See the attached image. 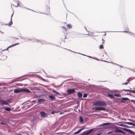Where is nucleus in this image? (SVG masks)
Instances as JSON below:
<instances>
[{
	"mask_svg": "<svg viewBox=\"0 0 135 135\" xmlns=\"http://www.w3.org/2000/svg\"><path fill=\"white\" fill-rule=\"evenodd\" d=\"M114 96L117 97H120V95L119 94H115L114 95Z\"/></svg>",
	"mask_w": 135,
	"mask_h": 135,
	"instance_id": "25",
	"label": "nucleus"
},
{
	"mask_svg": "<svg viewBox=\"0 0 135 135\" xmlns=\"http://www.w3.org/2000/svg\"><path fill=\"white\" fill-rule=\"evenodd\" d=\"M93 104L94 105L100 106H105L107 105V104L105 103L98 101L94 102Z\"/></svg>",
	"mask_w": 135,
	"mask_h": 135,
	"instance_id": "1",
	"label": "nucleus"
},
{
	"mask_svg": "<svg viewBox=\"0 0 135 135\" xmlns=\"http://www.w3.org/2000/svg\"><path fill=\"white\" fill-rule=\"evenodd\" d=\"M7 102H8H8L10 103V99H8L7 101Z\"/></svg>",
	"mask_w": 135,
	"mask_h": 135,
	"instance_id": "33",
	"label": "nucleus"
},
{
	"mask_svg": "<svg viewBox=\"0 0 135 135\" xmlns=\"http://www.w3.org/2000/svg\"><path fill=\"white\" fill-rule=\"evenodd\" d=\"M129 100V99L127 98H122V100Z\"/></svg>",
	"mask_w": 135,
	"mask_h": 135,
	"instance_id": "22",
	"label": "nucleus"
},
{
	"mask_svg": "<svg viewBox=\"0 0 135 135\" xmlns=\"http://www.w3.org/2000/svg\"><path fill=\"white\" fill-rule=\"evenodd\" d=\"M95 110H97L99 111L103 110H105V108L103 107H95Z\"/></svg>",
	"mask_w": 135,
	"mask_h": 135,
	"instance_id": "4",
	"label": "nucleus"
},
{
	"mask_svg": "<svg viewBox=\"0 0 135 135\" xmlns=\"http://www.w3.org/2000/svg\"><path fill=\"white\" fill-rule=\"evenodd\" d=\"M13 14H12V15L11 16V22H10V23H9V25H12V16H13Z\"/></svg>",
	"mask_w": 135,
	"mask_h": 135,
	"instance_id": "24",
	"label": "nucleus"
},
{
	"mask_svg": "<svg viewBox=\"0 0 135 135\" xmlns=\"http://www.w3.org/2000/svg\"><path fill=\"white\" fill-rule=\"evenodd\" d=\"M21 92H25L27 93H30V91L28 89H15L14 92L15 93H18Z\"/></svg>",
	"mask_w": 135,
	"mask_h": 135,
	"instance_id": "2",
	"label": "nucleus"
},
{
	"mask_svg": "<svg viewBox=\"0 0 135 135\" xmlns=\"http://www.w3.org/2000/svg\"><path fill=\"white\" fill-rule=\"evenodd\" d=\"M113 131H110V132H108V134H109L110 133H113Z\"/></svg>",
	"mask_w": 135,
	"mask_h": 135,
	"instance_id": "30",
	"label": "nucleus"
},
{
	"mask_svg": "<svg viewBox=\"0 0 135 135\" xmlns=\"http://www.w3.org/2000/svg\"><path fill=\"white\" fill-rule=\"evenodd\" d=\"M108 96H109V97L111 99H114L115 97L112 94H108Z\"/></svg>",
	"mask_w": 135,
	"mask_h": 135,
	"instance_id": "13",
	"label": "nucleus"
},
{
	"mask_svg": "<svg viewBox=\"0 0 135 135\" xmlns=\"http://www.w3.org/2000/svg\"><path fill=\"white\" fill-rule=\"evenodd\" d=\"M37 41H38V40L36 41V42H37Z\"/></svg>",
	"mask_w": 135,
	"mask_h": 135,
	"instance_id": "42",
	"label": "nucleus"
},
{
	"mask_svg": "<svg viewBox=\"0 0 135 135\" xmlns=\"http://www.w3.org/2000/svg\"><path fill=\"white\" fill-rule=\"evenodd\" d=\"M83 118L81 116L79 117V120L80 122H83Z\"/></svg>",
	"mask_w": 135,
	"mask_h": 135,
	"instance_id": "21",
	"label": "nucleus"
},
{
	"mask_svg": "<svg viewBox=\"0 0 135 135\" xmlns=\"http://www.w3.org/2000/svg\"><path fill=\"white\" fill-rule=\"evenodd\" d=\"M75 91V90L74 89H70L68 90L67 92L68 93L70 94L74 93Z\"/></svg>",
	"mask_w": 135,
	"mask_h": 135,
	"instance_id": "3",
	"label": "nucleus"
},
{
	"mask_svg": "<svg viewBox=\"0 0 135 135\" xmlns=\"http://www.w3.org/2000/svg\"><path fill=\"white\" fill-rule=\"evenodd\" d=\"M126 127H127V126H126Z\"/></svg>",
	"mask_w": 135,
	"mask_h": 135,
	"instance_id": "44",
	"label": "nucleus"
},
{
	"mask_svg": "<svg viewBox=\"0 0 135 135\" xmlns=\"http://www.w3.org/2000/svg\"><path fill=\"white\" fill-rule=\"evenodd\" d=\"M0 103L2 105H8V102L7 101H4L3 100H0Z\"/></svg>",
	"mask_w": 135,
	"mask_h": 135,
	"instance_id": "6",
	"label": "nucleus"
},
{
	"mask_svg": "<svg viewBox=\"0 0 135 135\" xmlns=\"http://www.w3.org/2000/svg\"><path fill=\"white\" fill-rule=\"evenodd\" d=\"M125 123L130 125H131L135 126V124L130 122H126Z\"/></svg>",
	"mask_w": 135,
	"mask_h": 135,
	"instance_id": "14",
	"label": "nucleus"
},
{
	"mask_svg": "<svg viewBox=\"0 0 135 135\" xmlns=\"http://www.w3.org/2000/svg\"><path fill=\"white\" fill-rule=\"evenodd\" d=\"M129 120H130V121H132L133 122H134V123H135V121H134V120H132L131 119H129Z\"/></svg>",
	"mask_w": 135,
	"mask_h": 135,
	"instance_id": "29",
	"label": "nucleus"
},
{
	"mask_svg": "<svg viewBox=\"0 0 135 135\" xmlns=\"http://www.w3.org/2000/svg\"><path fill=\"white\" fill-rule=\"evenodd\" d=\"M110 124V123H105L100 125L99 126L100 127H101L102 126H105L106 125H109Z\"/></svg>",
	"mask_w": 135,
	"mask_h": 135,
	"instance_id": "10",
	"label": "nucleus"
},
{
	"mask_svg": "<svg viewBox=\"0 0 135 135\" xmlns=\"http://www.w3.org/2000/svg\"><path fill=\"white\" fill-rule=\"evenodd\" d=\"M52 91L54 93H55L57 95H60L59 92H58L55 90H53Z\"/></svg>",
	"mask_w": 135,
	"mask_h": 135,
	"instance_id": "12",
	"label": "nucleus"
},
{
	"mask_svg": "<svg viewBox=\"0 0 135 135\" xmlns=\"http://www.w3.org/2000/svg\"><path fill=\"white\" fill-rule=\"evenodd\" d=\"M112 135H114V134H112Z\"/></svg>",
	"mask_w": 135,
	"mask_h": 135,
	"instance_id": "43",
	"label": "nucleus"
},
{
	"mask_svg": "<svg viewBox=\"0 0 135 135\" xmlns=\"http://www.w3.org/2000/svg\"><path fill=\"white\" fill-rule=\"evenodd\" d=\"M17 3H18V4H17V6H18V2Z\"/></svg>",
	"mask_w": 135,
	"mask_h": 135,
	"instance_id": "40",
	"label": "nucleus"
},
{
	"mask_svg": "<svg viewBox=\"0 0 135 135\" xmlns=\"http://www.w3.org/2000/svg\"><path fill=\"white\" fill-rule=\"evenodd\" d=\"M99 48L100 49H103L104 48V46L102 45H100V46Z\"/></svg>",
	"mask_w": 135,
	"mask_h": 135,
	"instance_id": "23",
	"label": "nucleus"
},
{
	"mask_svg": "<svg viewBox=\"0 0 135 135\" xmlns=\"http://www.w3.org/2000/svg\"><path fill=\"white\" fill-rule=\"evenodd\" d=\"M93 131V129H91L88 131H86L85 132V135H87L92 132Z\"/></svg>",
	"mask_w": 135,
	"mask_h": 135,
	"instance_id": "7",
	"label": "nucleus"
},
{
	"mask_svg": "<svg viewBox=\"0 0 135 135\" xmlns=\"http://www.w3.org/2000/svg\"><path fill=\"white\" fill-rule=\"evenodd\" d=\"M104 61V62H107V61Z\"/></svg>",
	"mask_w": 135,
	"mask_h": 135,
	"instance_id": "41",
	"label": "nucleus"
},
{
	"mask_svg": "<svg viewBox=\"0 0 135 135\" xmlns=\"http://www.w3.org/2000/svg\"><path fill=\"white\" fill-rule=\"evenodd\" d=\"M62 28L64 29L65 30H66V28L65 27L63 26V27H62Z\"/></svg>",
	"mask_w": 135,
	"mask_h": 135,
	"instance_id": "34",
	"label": "nucleus"
},
{
	"mask_svg": "<svg viewBox=\"0 0 135 135\" xmlns=\"http://www.w3.org/2000/svg\"><path fill=\"white\" fill-rule=\"evenodd\" d=\"M104 35H106V33L105 32H104Z\"/></svg>",
	"mask_w": 135,
	"mask_h": 135,
	"instance_id": "37",
	"label": "nucleus"
},
{
	"mask_svg": "<svg viewBox=\"0 0 135 135\" xmlns=\"http://www.w3.org/2000/svg\"><path fill=\"white\" fill-rule=\"evenodd\" d=\"M78 95L79 98H80L82 96V94L80 92H79L78 93Z\"/></svg>",
	"mask_w": 135,
	"mask_h": 135,
	"instance_id": "17",
	"label": "nucleus"
},
{
	"mask_svg": "<svg viewBox=\"0 0 135 135\" xmlns=\"http://www.w3.org/2000/svg\"><path fill=\"white\" fill-rule=\"evenodd\" d=\"M127 129V130H129V132H132V131H131V130H129L128 129Z\"/></svg>",
	"mask_w": 135,
	"mask_h": 135,
	"instance_id": "38",
	"label": "nucleus"
},
{
	"mask_svg": "<svg viewBox=\"0 0 135 135\" xmlns=\"http://www.w3.org/2000/svg\"><path fill=\"white\" fill-rule=\"evenodd\" d=\"M120 102H123V103H125L124 101L123 100H121L120 101Z\"/></svg>",
	"mask_w": 135,
	"mask_h": 135,
	"instance_id": "36",
	"label": "nucleus"
},
{
	"mask_svg": "<svg viewBox=\"0 0 135 135\" xmlns=\"http://www.w3.org/2000/svg\"><path fill=\"white\" fill-rule=\"evenodd\" d=\"M84 129V127L82 128L81 129H79L77 131L75 132L74 133V134H78L82 130Z\"/></svg>",
	"mask_w": 135,
	"mask_h": 135,
	"instance_id": "8",
	"label": "nucleus"
},
{
	"mask_svg": "<svg viewBox=\"0 0 135 135\" xmlns=\"http://www.w3.org/2000/svg\"><path fill=\"white\" fill-rule=\"evenodd\" d=\"M102 40L103 41V42H102V44H103V43H104L105 41H104V39H102Z\"/></svg>",
	"mask_w": 135,
	"mask_h": 135,
	"instance_id": "35",
	"label": "nucleus"
},
{
	"mask_svg": "<svg viewBox=\"0 0 135 135\" xmlns=\"http://www.w3.org/2000/svg\"><path fill=\"white\" fill-rule=\"evenodd\" d=\"M114 131L116 132L120 133H124L123 131L120 129L116 130H115Z\"/></svg>",
	"mask_w": 135,
	"mask_h": 135,
	"instance_id": "11",
	"label": "nucleus"
},
{
	"mask_svg": "<svg viewBox=\"0 0 135 135\" xmlns=\"http://www.w3.org/2000/svg\"><path fill=\"white\" fill-rule=\"evenodd\" d=\"M87 96V94H84L83 96V97L84 98H86Z\"/></svg>",
	"mask_w": 135,
	"mask_h": 135,
	"instance_id": "27",
	"label": "nucleus"
},
{
	"mask_svg": "<svg viewBox=\"0 0 135 135\" xmlns=\"http://www.w3.org/2000/svg\"><path fill=\"white\" fill-rule=\"evenodd\" d=\"M124 90L125 91H130L131 93H135V91L134 90Z\"/></svg>",
	"mask_w": 135,
	"mask_h": 135,
	"instance_id": "16",
	"label": "nucleus"
},
{
	"mask_svg": "<svg viewBox=\"0 0 135 135\" xmlns=\"http://www.w3.org/2000/svg\"><path fill=\"white\" fill-rule=\"evenodd\" d=\"M89 57L90 58H93L92 57H91V56H89Z\"/></svg>",
	"mask_w": 135,
	"mask_h": 135,
	"instance_id": "39",
	"label": "nucleus"
},
{
	"mask_svg": "<svg viewBox=\"0 0 135 135\" xmlns=\"http://www.w3.org/2000/svg\"><path fill=\"white\" fill-rule=\"evenodd\" d=\"M40 113L41 116L44 117H47V114L44 112L41 111L40 112Z\"/></svg>",
	"mask_w": 135,
	"mask_h": 135,
	"instance_id": "5",
	"label": "nucleus"
},
{
	"mask_svg": "<svg viewBox=\"0 0 135 135\" xmlns=\"http://www.w3.org/2000/svg\"><path fill=\"white\" fill-rule=\"evenodd\" d=\"M128 84V83H127V82H126V83H123V85H127Z\"/></svg>",
	"mask_w": 135,
	"mask_h": 135,
	"instance_id": "31",
	"label": "nucleus"
},
{
	"mask_svg": "<svg viewBox=\"0 0 135 135\" xmlns=\"http://www.w3.org/2000/svg\"><path fill=\"white\" fill-rule=\"evenodd\" d=\"M131 102L133 103L135 105V100H131Z\"/></svg>",
	"mask_w": 135,
	"mask_h": 135,
	"instance_id": "26",
	"label": "nucleus"
},
{
	"mask_svg": "<svg viewBox=\"0 0 135 135\" xmlns=\"http://www.w3.org/2000/svg\"><path fill=\"white\" fill-rule=\"evenodd\" d=\"M18 44H19L18 43H17L16 44H13V45H11V46H9L6 49H5V50H7L8 49V48H10V47H12V46H15V45H17Z\"/></svg>",
	"mask_w": 135,
	"mask_h": 135,
	"instance_id": "20",
	"label": "nucleus"
},
{
	"mask_svg": "<svg viewBox=\"0 0 135 135\" xmlns=\"http://www.w3.org/2000/svg\"><path fill=\"white\" fill-rule=\"evenodd\" d=\"M0 124L1 125H4V124H6H6L4 123H3V122H1L0 123Z\"/></svg>",
	"mask_w": 135,
	"mask_h": 135,
	"instance_id": "28",
	"label": "nucleus"
},
{
	"mask_svg": "<svg viewBox=\"0 0 135 135\" xmlns=\"http://www.w3.org/2000/svg\"><path fill=\"white\" fill-rule=\"evenodd\" d=\"M49 98H50L51 100H54L55 99V97L53 96H50L49 97Z\"/></svg>",
	"mask_w": 135,
	"mask_h": 135,
	"instance_id": "15",
	"label": "nucleus"
},
{
	"mask_svg": "<svg viewBox=\"0 0 135 135\" xmlns=\"http://www.w3.org/2000/svg\"><path fill=\"white\" fill-rule=\"evenodd\" d=\"M4 109L6 110L7 111H10L11 110V109L10 108H9V107L5 108H4Z\"/></svg>",
	"mask_w": 135,
	"mask_h": 135,
	"instance_id": "18",
	"label": "nucleus"
},
{
	"mask_svg": "<svg viewBox=\"0 0 135 135\" xmlns=\"http://www.w3.org/2000/svg\"><path fill=\"white\" fill-rule=\"evenodd\" d=\"M56 112H55L54 111L52 112H51V114H54L55 113H56Z\"/></svg>",
	"mask_w": 135,
	"mask_h": 135,
	"instance_id": "32",
	"label": "nucleus"
},
{
	"mask_svg": "<svg viewBox=\"0 0 135 135\" xmlns=\"http://www.w3.org/2000/svg\"><path fill=\"white\" fill-rule=\"evenodd\" d=\"M45 101V100L44 99H40L38 100V102L40 104L42 102H44Z\"/></svg>",
	"mask_w": 135,
	"mask_h": 135,
	"instance_id": "9",
	"label": "nucleus"
},
{
	"mask_svg": "<svg viewBox=\"0 0 135 135\" xmlns=\"http://www.w3.org/2000/svg\"><path fill=\"white\" fill-rule=\"evenodd\" d=\"M67 27L69 28V29H71L72 28V25L70 24H68L67 25Z\"/></svg>",
	"mask_w": 135,
	"mask_h": 135,
	"instance_id": "19",
	"label": "nucleus"
}]
</instances>
